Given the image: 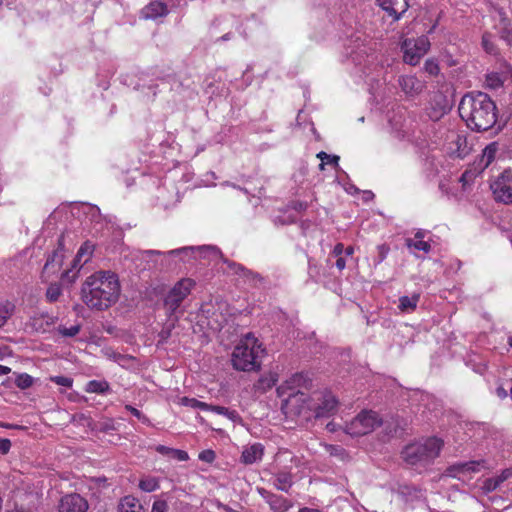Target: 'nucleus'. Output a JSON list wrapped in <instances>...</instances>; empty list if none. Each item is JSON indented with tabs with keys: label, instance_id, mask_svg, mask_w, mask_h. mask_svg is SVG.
Masks as SVG:
<instances>
[{
	"label": "nucleus",
	"instance_id": "39",
	"mask_svg": "<svg viewBox=\"0 0 512 512\" xmlns=\"http://www.w3.org/2000/svg\"><path fill=\"white\" fill-rule=\"evenodd\" d=\"M80 331V325H73L69 328L65 327V326H59L58 327V332L64 336V337H74L76 336Z\"/></svg>",
	"mask_w": 512,
	"mask_h": 512
},
{
	"label": "nucleus",
	"instance_id": "1",
	"mask_svg": "<svg viewBox=\"0 0 512 512\" xmlns=\"http://www.w3.org/2000/svg\"><path fill=\"white\" fill-rule=\"evenodd\" d=\"M118 275L110 270L97 271L81 286V299L92 310L103 311L114 305L120 296Z\"/></svg>",
	"mask_w": 512,
	"mask_h": 512
},
{
	"label": "nucleus",
	"instance_id": "57",
	"mask_svg": "<svg viewBox=\"0 0 512 512\" xmlns=\"http://www.w3.org/2000/svg\"><path fill=\"white\" fill-rule=\"evenodd\" d=\"M83 259H78V253L76 254L75 258L72 261L71 267L79 271V267H81L84 263L82 261Z\"/></svg>",
	"mask_w": 512,
	"mask_h": 512
},
{
	"label": "nucleus",
	"instance_id": "6",
	"mask_svg": "<svg viewBox=\"0 0 512 512\" xmlns=\"http://www.w3.org/2000/svg\"><path fill=\"white\" fill-rule=\"evenodd\" d=\"M429 47L430 42L426 36L405 39L401 44L404 62L412 66L417 65Z\"/></svg>",
	"mask_w": 512,
	"mask_h": 512
},
{
	"label": "nucleus",
	"instance_id": "64",
	"mask_svg": "<svg viewBox=\"0 0 512 512\" xmlns=\"http://www.w3.org/2000/svg\"><path fill=\"white\" fill-rule=\"evenodd\" d=\"M290 397L299 398V399H301V400H303L305 402V399L303 398L304 397V393H302V392L290 393L289 394V398Z\"/></svg>",
	"mask_w": 512,
	"mask_h": 512
},
{
	"label": "nucleus",
	"instance_id": "53",
	"mask_svg": "<svg viewBox=\"0 0 512 512\" xmlns=\"http://www.w3.org/2000/svg\"><path fill=\"white\" fill-rule=\"evenodd\" d=\"M388 252H389V248L386 245L378 246V253H379L378 263H381L386 258Z\"/></svg>",
	"mask_w": 512,
	"mask_h": 512
},
{
	"label": "nucleus",
	"instance_id": "24",
	"mask_svg": "<svg viewBox=\"0 0 512 512\" xmlns=\"http://www.w3.org/2000/svg\"><path fill=\"white\" fill-rule=\"evenodd\" d=\"M16 306L10 301L0 303V328H2L8 319L14 314Z\"/></svg>",
	"mask_w": 512,
	"mask_h": 512
},
{
	"label": "nucleus",
	"instance_id": "47",
	"mask_svg": "<svg viewBox=\"0 0 512 512\" xmlns=\"http://www.w3.org/2000/svg\"><path fill=\"white\" fill-rule=\"evenodd\" d=\"M198 457L201 461L212 463L215 460L216 455L213 450L207 449L200 452Z\"/></svg>",
	"mask_w": 512,
	"mask_h": 512
},
{
	"label": "nucleus",
	"instance_id": "9",
	"mask_svg": "<svg viewBox=\"0 0 512 512\" xmlns=\"http://www.w3.org/2000/svg\"><path fill=\"white\" fill-rule=\"evenodd\" d=\"M338 401L330 392H316L312 402L307 403V408L314 411L315 417H329L337 410Z\"/></svg>",
	"mask_w": 512,
	"mask_h": 512
},
{
	"label": "nucleus",
	"instance_id": "17",
	"mask_svg": "<svg viewBox=\"0 0 512 512\" xmlns=\"http://www.w3.org/2000/svg\"><path fill=\"white\" fill-rule=\"evenodd\" d=\"M430 105L433 109V114L430 116L436 119L446 114L450 109L448 99L441 92L433 94L430 100Z\"/></svg>",
	"mask_w": 512,
	"mask_h": 512
},
{
	"label": "nucleus",
	"instance_id": "10",
	"mask_svg": "<svg viewBox=\"0 0 512 512\" xmlns=\"http://www.w3.org/2000/svg\"><path fill=\"white\" fill-rule=\"evenodd\" d=\"M494 200L506 205L512 204V171L504 170L490 183Z\"/></svg>",
	"mask_w": 512,
	"mask_h": 512
},
{
	"label": "nucleus",
	"instance_id": "31",
	"mask_svg": "<svg viewBox=\"0 0 512 512\" xmlns=\"http://www.w3.org/2000/svg\"><path fill=\"white\" fill-rule=\"evenodd\" d=\"M317 158L321 160V163L319 164L320 170H324L326 163L334 165L335 167L338 166L339 156L337 155H329L326 152L321 151L317 154Z\"/></svg>",
	"mask_w": 512,
	"mask_h": 512
},
{
	"label": "nucleus",
	"instance_id": "27",
	"mask_svg": "<svg viewBox=\"0 0 512 512\" xmlns=\"http://www.w3.org/2000/svg\"><path fill=\"white\" fill-rule=\"evenodd\" d=\"M211 411L223 415L233 422H239L241 420V417L236 410H230L223 406L212 405Z\"/></svg>",
	"mask_w": 512,
	"mask_h": 512
},
{
	"label": "nucleus",
	"instance_id": "26",
	"mask_svg": "<svg viewBox=\"0 0 512 512\" xmlns=\"http://www.w3.org/2000/svg\"><path fill=\"white\" fill-rule=\"evenodd\" d=\"M504 79L501 74L497 72H491L486 75L485 86L489 89L496 90L502 87Z\"/></svg>",
	"mask_w": 512,
	"mask_h": 512
},
{
	"label": "nucleus",
	"instance_id": "13",
	"mask_svg": "<svg viewBox=\"0 0 512 512\" xmlns=\"http://www.w3.org/2000/svg\"><path fill=\"white\" fill-rule=\"evenodd\" d=\"M258 493L269 505L273 512H286L292 503L281 495L274 494L265 488H257Z\"/></svg>",
	"mask_w": 512,
	"mask_h": 512
},
{
	"label": "nucleus",
	"instance_id": "38",
	"mask_svg": "<svg viewBox=\"0 0 512 512\" xmlns=\"http://www.w3.org/2000/svg\"><path fill=\"white\" fill-rule=\"evenodd\" d=\"M482 46L485 49V51L489 54H495L496 48L492 42V35L491 33H484L482 36Z\"/></svg>",
	"mask_w": 512,
	"mask_h": 512
},
{
	"label": "nucleus",
	"instance_id": "7",
	"mask_svg": "<svg viewBox=\"0 0 512 512\" xmlns=\"http://www.w3.org/2000/svg\"><path fill=\"white\" fill-rule=\"evenodd\" d=\"M381 424L382 421L378 413L373 411H363L358 414L349 425H347V433L352 436L366 435Z\"/></svg>",
	"mask_w": 512,
	"mask_h": 512
},
{
	"label": "nucleus",
	"instance_id": "58",
	"mask_svg": "<svg viewBox=\"0 0 512 512\" xmlns=\"http://www.w3.org/2000/svg\"><path fill=\"white\" fill-rule=\"evenodd\" d=\"M335 265L339 270H343L346 266V261L343 257H338Z\"/></svg>",
	"mask_w": 512,
	"mask_h": 512
},
{
	"label": "nucleus",
	"instance_id": "15",
	"mask_svg": "<svg viewBox=\"0 0 512 512\" xmlns=\"http://www.w3.org/2000/svg\"><path fill=\"white\" fill-rule=\"evenodd\" d=\"M379 5L390 15L394 20H398L400 16L407 10L409 4L408 0H377Z\"/></svg>",
	"mask_w": 512,
	"mask_h": 512
},
{
	"label": "nucleus",
	"instance_id": "59",
	"mask_svg": "<svg viewBox=\"0 0 512 512\" xmlns=\"http://www.w3.org/2000/svg\"><path fill=\"white\" fill-rule=\"evenodd\" d=\"M304 379L302 374H296L292 377L291 383L294 385H299L300 382Z\"/></svg>",
	"mask_w": 512,
	"mask_h": 512
},
{
	"label": "nucleus",
	"instance_id": "60",
	"mask_svg": "<svg viewBox=\"0 0 512 512\" xmlns=\"http://www.w3.org/2000/svg\"><path fill=\"white\" fill-rule=\"evenodd\" d=\"M130 512H144L141 505L136 506L134 503H130Z\"/></svg>",
	"mask_w": 512,
	"mask_h": 512
},
{
	"label": "nucleus",
	"instance_id": "28",
	"mask_svg": "<svg viewBox=\"0 0 512 512\" xmlns=\"http://www.w3.org/2000/svg\"><path fill=\"white\" fill-rule=\"evenodd\" d=\"M180 404L183 406L194 408V409L209 410V411H211V407H212V405H210V404H207V403L199 401L195 398H189V397H182L180 399Z\"/></svg>",
	"mask_w": 512,
	"mask_h": 512
},
{
	"label": "nucleus",
	"instance_id": "16",
	"mask_svg": "<svg viewBox=\"0 0 512 512\" xmlns=\"http://www.w3.org/2000/svg\"><path fill=\"white\" fill-rule=\"evenodd\" d=\"M496 17L499 23L495 25L498 29L500 38L503 39L508 45H512V28L510 27V20L506 17L503 9H496Z\"/></svg>",
	"mask_w": 512,
	"mask_h": 512
},
{
	"label": "nucleus",
	"instance_id": "2",
	"mask_svg": "<svg viewBox=\"0 0 512 512\" xmlns=\"http://www.w3.org/2000/svg\"><path fill=\"white\" fill-rule=\"evenodd\" d=\"M458 110L460 117L472 131H487L497 122V106L484 92L465 94L459 103Z\"/></svg>",
	"mask_w": 512,
	"mask_h": 512
},
{
	"label": "nucleus",
	"instance_id": "61",
	"mask_svg": "<svg viewBox=\"0 0 512 512\" xmlns=\"http://www.w3.org/2000/svg\"><path fill=\"white\" fill-rule=\"evenodd\" d=\"M142 255H161L162 252L161 251H158V250H146V251H143L141 252Z\"/></svg>",
	"mask_w": 512,
	"mask_h": 512
},
{
	"label": "nucleus",
	"instance_id": "8",
	"mask_svg": "<svg viewBox=\"0 0 512 512\" xmlns=\"http://www.w3.org/2000/svg\"><path fill=\"white\" fill-rule=\"evenodd\" d=\"M194 286V280L183 278L171 288L164 299V305L171 315L177 311L182 301L191 293Z\"/></svg>",
	"mask_w": 512,
	"mask_h": 512
},
{
	"label": "nucleus",
	"instance_id": "30",
	"mask_svg": "<svg viewBox=\"0 0 512 512\" xmlns=\"http://www.w3.org/2000/svg\"><path fill=\"white\" fill-rule=\"evenodd\" d=\"M109 389V385L106 381H89L86 385V391L90 393H104Z\"/></svg>",
	"mask_w": 512,
	"mask_h": 512
},
{
	"label": "nucleus",
	"instance_id": "5",
	"mask_svg": "<svg viewBox=\"0 0 512 512\" xmlns=\"http://www.w3.org/2000/svg\"><path fill=\"white\" fill-rule=\"evenodd\" d=\"M65 259L64 234H61L57 241V247L49 252L42 268L40 279L47 283L60 271Z\"/></svg>",
	"mask_w": 512,
	"mask_h": 512
},
{
	"label": "nucleus",
	"instance_id": "45",
	"mask_svg": "<svg viewBox=\"0 0 512 512\" xmlns=\"http://www.w3.org/2000/svg\"><path fill=\"white\" fill-rule=\"evenodd\" d=\"M169 506L165 500H156L152 505L151 512H168Z\"/></svg>",
	"mask_w": 512,
	"mask_h": 512
},
{
	"label": "nucleus",
	"instance_id": "22",
	"mask_svg": "<svg viewBox=\"0 0 512 512\" xmlns=\"http://www.w3.org/2000/svg\"><path fill=\"white\" fill-rule=\"evenodd\" d=\"M155 449L158 453L178 461H187L189 459L188 453L184 450L170 448L164 445H158Z\"/></svg>",
	"mask_w": 512,
	"mask_h": 512
},
{
	"label": "nucleus",
	"instance_id": "37",
	"mask_svg": "<svg viewBox=\"0 0 512 512\" xmlns=\"http://www.w3.org/2000/svg\"><path fill=\"white\" fill-rule=\"evenodd\" d=\"M78 277V270L69 268L61 274V281L64 284H72Z\"/></svg>",
	"mask_w": 512,
	"mask_h": 512
},
{
	"label": "nucleus",
	"instance_id": "14",
	"mask_svg": "<svg viewBox=\"0 0 512 512\" xmlns=\"http://www.w3.org/2000/svg\"><path fill=\"white\" fill-rule=\"evenodd\" d=\"M512 478V466L506 469H503L498 475L486 478L482 485L481 489L485 493H491L497 490L506 480Z\"/></svg>",
	"mask_w": 512,
	"mask_h": 512
},
{
	"label": "nucleus",
	"instance_id": "62",
	"mask_svg": "<svg viewBox=\"0 0 512 512\" xmlns=\"http://www.w3.org/2000/svg\"><path fill=\"white\" fill-rule=\"evenodd\" d=\"M497 395L500 398H505L507 396V392H506V390L503 387H498L497 388Z\"/></svg>",
	"mask_w": 512,
	"mask_h": 512
},
{
	"label": "nucleus",
	"instance_id": "35",
	"mask_svg": "<svg viewBox=\"0 0 512 512\" xmlns=\"http://www.w3.org/2000/svg\"><path fill=\"white\" fill-rule=\"evenodd\" d=\"M139 488L145 492H153L159 488V483L154 477H147L139 482Z\"/></svg>",
	"mask_w": 512,
	"mask_h": 512
},
{
	"label": "nucleus",
	"instance_id": "32",
	"mask_svg": "<svg viewBox=\"0 0 512 512\" xmlns=\"http://www.w3.org/2000/svg\"><path fill=\"white\" fill-rule=\"evenodd\" d=\"M94 244L89 241L84 242L78 250V259H83V263H87L94 251Z\"/></svg>",
	"mask_w": 512,
	"mask_h": 512
},
{
	"label": "nucleus",
	"instance_id": "23",
	"mask_svg": "<svg viewBox=\"0 0 512 512\" xmlns=\"http://www.w3.org/2000/svg\"><path fill=\"white\" fill-rule=\"evenodd\" d=\"M419 294H413L412 296H401L399 298L398 308L402 312H411L414 311L419 302Z\"/></svg>",
	"mask_w": 512,
	"mask_h": 512
},
{
	"label": "nucleus",
	"instance_id": "63",
	"mask_svg": "<svg viewBox=\"0 0 512 512\" xmlns=\"http://www.w3.org/2000/svg\"><path fill=\"white\" fill-rule=\"evenodd\" d=\"M11 372V369L7 366L0 365V375H6Z\"/></svg>",
	"mask_w": 512,
	"mask_h": 512
},
{
	"label": "nucleus",
	"instance_id": "54",
	"mask_svg": "<svg viewBox=\"0 0 512 512\" xmlns=\"http://www.w3.org/2000/svg\"><path fill=\"white\" fill-rule=\"evenodd\" d=\"M128 505V496H124L121 498L119 504H118V512H128V509L126 506Z\"/></svg>",
	"mask_w": 512,
	"mask_h": 512
},
{
	"label": "nucleus",
	"instance_id": "48",
	"mask_svg": "<svg viewBox=\"0 0 512 512\" xmlns=\"http://www.w3.org/2000/svg\"><path fill=\"white\" fill-rule=\"evenodd\" d=\"M387 434L390 436H398L402 434L403 429L400 428L398 423H391L386 425Z\"/></svg>",
	"mask_w": 512,
	"mask_h": 512
},
{
	"label": "nucleus",
	"instance_id": "18",
	"mask_svg": "<svg viewBox=\"0 0 512 512\" xmlns=\"http://www.w3.org/2000/svg\"><path fill=\"white\" fill-rule=\"evenodd\" d=\"M264 455V446L261 443H254L244 448L241 455V462L246 465H251L260 461Z\"/></svg>",
	"mask_w": 512,
	"mask_h": 512
},
{
	"label": "nucleus",
	"instance_id": "46",
	"mask_svg": "<svg viewBox=\"0 0 512 512\" xmlns=\"http://www.w3.org/2000/svg\"><path fill=\"white\" fill-rule=\"evenodd\" d=\"M51 381H53L57 385L64 386V387H71L73 384V380L71 378L65 377V376L51 377Z\"/></svg>",
	"mask_w": 512,
	"mask_h": 512
},
{
	"label": "nucleus",
	"instance_id": "12",
	"mask_svg": "<svg viewBox=\"0 0 512 512\" xmlns=\"http://www.w3.org/2000/svg\"><path fill=\"white\" fill-rule=\"evenodd\" d=\"M87 509V501L76 493L65 495L59 503V512H86Z\"/></svg>",
	"mask_w": 512,
	"mask_h": 512
},
{
	"label": "nucleus",
	"instance_id": "11",
	"mask_svg": "<svg viewBox=\"0 0 512 512\" xmlns=\"http://www.w3.org/2000/svg\"><path fill=\"white\" fill-rule=\"evenodd\" d=\"M398 84L406 96L414 98L420 95L426 88V83L414 75H402L398 78Z\"/></svg>",
	"mask_w": 512,
	"mask_h": 512
},
{
	"label": "nucleus",
	"instance_id": "40",
	"mask_svg": "<svg viewBox=\"0 0 512 512\" xmlns=\"http://www.w3.org/2000/svg\"><path fill=\"white\" fill-rule=\"evenodd\" d=\"M424 70H425V72H427L429 75H432V76H436L440 72L438 63L433 59L426 60V62L424 64Z\"/></svg>",
	"mask_w": 512,
	"mask_h": 512
},
{
	"label": "nucleus",
	"instance_id": "42",
	"mask_svg": "<svg viewBox=\"0 0 512 512\" xmlns=\"http://www.w3.org/2000/svg\"><path fill=\"white\" fill-rule=\"evenodd\" d=\"M463 473H464V468H462V462L450 465L445 470V475L450 476V477H457L459 474H463Z\"/></svg>",
	"mask_w": 512,
	"mask_h": 512
},
{
	"label": "nucleus",
	"instance_id": "50",
	"mask_svg": "<svg viewBox=\"0 0 512 512\" xmlns=\"http://www.w3.org/2000/svg\"><path fill=\"white\" fill-rule=\"evenodd\" d=\"M11 441L0 437V454L5 455L10 451Z\"/></svg>",
	"mask_w": 512,
	"mask_h": 512
},
{
	"label": "nucleus",
	"instance_id": "52",
	"mask_svg": "<svg viewBox=\"0 0 512 512\" xmlns=\"http://www.w3.org/2000/svg\"><path fill=\"white\" fill-rule=\"evenodd\" d=\"M289 207L295 211L301 212L307 209V203L302 201H292Z\"/></svg>",
	"mask_w": 512,
	"mask_h": 512
},
{
	"label": "nucleus",
	"instance_id": "51",
	"mask_svg": "<svg viewBox=\"0 0 512 512\" xmlns=\"http://www.w3.org/2000/svg\"><path fill=\"white\" fill-rule=\"evenodd\" d=\"M57 320H58V317H56V316H50L48 314H42L40 319H36L35 320V324L38 321H45L46 325L50 326V325H54L57 322Z\"/></svg>",
	"mask_w": 512,
	"mask_h": 512
},
{
	"label": "nucleus",
	"instance_id": "36",
	"mask_svg": "<svg viewBox=\"0 0 512 512\" xmlns=\"http://www.w3.org/2000/svg\"><path fill=\"white\" fill-rule=\"evenodd\" d=\"M406 245L408 248H414L416 250L424 251L425 253H428L431 250L430 244L423 240L414 241L408 238L406 239Z\"/></svg>",
	"mask_w": 512,
	"mask_h": 512
},
{
	"label": "nucleus",
	"instance_id": "19",
	"mask_svg": "<svg viewBox=\"0 0 512 512\" xmlns=\"http://www.w3.org/2000/svg\"><path fill=\"white\" fill-rule=\"evenodd\" d=\"M167 13V5L161 1H153L145 6L141 11L143 18L145 19H156L167 15Z\"/></svg>",
	"mask_w": 512,
	"mask_h": 512
},
{
	"label": "nucleus",
	"instance_id": "20",
	"mask_svg": "<svg viewBox=\"0 0 512 512\" xmlns=\"http://www.w3.org/2000/svg\"><path fill=\"white\" fill-rule=\"evenodd\" d=\"M274 487L277 490L288 492L293 485V475L287 471H279L274 474Z\"/></svg>",
	"mask_w": 512,
	"mask_h": 512
},
{
	"label": "nucleus",
	"instance_id": "34",
	"mask_svg": "<svg viewBox=\"0 0 512 512\" xmlns=\"http://www.w3.org/2000/svg\"><path fill=\"white\" fill-rule=\"evenodd\" d=\"M34 383V379L27 373L16 374L15 384L21 390L30 388Z\"/></svg>",
	"mask_w": 512,
	"mask_h": 512
},
{
	"label": "nucleus",
	"instance_id": "33",
	"mask_svg": "<svg viewBox=\"0 0 512 512\" xmlns=\"http://www.w3.org/2000/svg\"><path fill=\"white\" fill-rule=\"evenodd\" d=\"M62 293L61 285L57 282L50 283L46 290V298L49 302H56Z\"/></svg>",
	"mask_w": 512,
	"mask_h": 512
},
{
	"label": "nucleus",
	"instance_id": "29",
	"mask_svg": "<svg viewBox=\"0 0 512 512\" xmlns=\"http://www.w3.org/2000/svg\"><path fill=\"white\" fill-rule=\"evenodd\" d=\"M195 249L199 250L200 252H212L215 255L219 253V251L215 247H212V246H201V247H197V248L190 246V247H183V248L171 250L168 252V254L169 255H180L182 253L194 251Z\"/></svg>",
	"mask_w": 512,
	"mask_h": 512
},
{
	"label": "nucleus",
	"instance_id": "3",
	"mask_svg": "<svg viewBox=\"0 0 512 512\" xmlns=\"http://www.w3.org/2000/svg\"><path fill=\"white\" fill-rule=\"evenodd\" d=\"M442 446V440L430 437L424 442L407 445L402 450L401 457L407 465L422 469L430 465L439 456Z\"/></svg>",
	"mask_w": 512,
	"mask_h": 512
},
{
	"label": "nucleus",
	"instance_id": "44",
	"mask_svg": "<svg viewBox=\"0 0 512 512\" xmlns=\"http://www.w3.org/2000/svg\"><path fill=\"white\" fill-rule=\"evenodd\" d=\"M73 421L79 423L80 425L82 426H87V427H90V428H94L92 426V419L88 416H86L85 414L83 413H80V414H75L73 416Z\"/></svg>",
	"mask_w": 512,
	"mask_h": 512
},
{
	"label": "nucleus",
	"instance_id": "4",
	"mask_svg": "<svg viewBox=\"0 0 512 512\" xmlns=\"http://www.w3.org/2000/svg\"><path fill=\"white\" fill-rule=\"evenodd\" d=\"M264 353L261 344L252 335L247 334L234 348L232 365L236 370L253 371L260 368L259 357Z\"/></svg>",
	"mask_w": 512,
	"mask_h": 512
},
{
	"label": "nucleus",
	"instance_id": "55",
	"mask_svg": "<svg viewBox=\"0 0 512 512\" xmlns=\"http://www.w3.org/2000/svg\"><path fill=\"white\" fill-rule=\"evenodd\" d=\"M170 332V328L163 329L159 334L160 340L158 341V343L160 344L162 342H165L170 337Z\"/></svg>",
	"mask_w": 512,
	"mask_h": 512
},
{
	"label": "nucleus",
	"instance_id": "21",
	"mask_svg": "<svg viewBox=\"0 0 512 512\" xmlns=\"http://www.w3.org/2000/svg\"><path fill=\"white\" fill-rule=\"evenodd\" d=\"M277 380V374L269 372L259 378V380L254 384V389L255 391L264 393L272 388L276 384Z\"/></svg>",
	"mask_w": 512,
	"mask_h": 512
},
{
	"label": "nucleus",
	"instance_id": "41",
	"mask_svg": "<svg viewBox=\"0 0 512 512\" xmlns=\"http://www.w3.org/2000/svg\"><path fill=\"white\" fill-rule=\"evenodd\" d=\"M497 148L495 143H492L485 147L483 150V157L486 158V166H488L495 158Z\"/></svg>",
	"mask_w": 512,
	"mask_h": 512
},
{
	"label": "nucleus",
	"instance_id": "56",
	"mask_svg": "<svg viewBox=\"0 0 512 512\" xmlns=\"http://www.w3.org/2000/svg\"><path fill=\"white\" fill-rule=\"evenodd\" d=\"M344 251V245L342 243H337L335 246H334V249H333V254L336 256V257H342V253Z\"/></svg>",
	"mask_w": 512,
	"mask_h": 512
},
{
	"label": "nucleus",
	"instance_id": "25",
	"mask_svg": "<svg viewBox=\"0 0 512 512\" xmlns=\"http://www.w3.org/2000/svg\"><path fill=\"white\" fill-rule=\"evenodd\" d=\"M228 266L230 268L234 269L235 273L241 274L243 277H245L251 281H259V282L263 281V278L258 273L248 270L239 264L228 263Z\"/></svg>",
	"mask_w": 512,
	"mask_h": 512
},
{
	"label": "nucleus",
	"instance_id": "49",
	"mask_svg": "<svg viewBox=\"0 0 512 512\" xmlns=\"http://www.w3.org/2000/svg\"><path fill=\"white\" fill-rule=\"evenodd\" d=\"M130 415H133L136 418H138V420H140L143 424H147V425L150 424L149 419L145 415H143L141 413V411H139L138 409H136L132 406H130Z\"/></svg>",
	"mask_w": 512,
	"mask_h": 512
},
{
	"label": "nucleus",
	"instance_id": "43",
	"mask_svg": "<svg viewBox=\"0 0 512 512\" xmlns=\"http://www.w3.org/2000/svg\"><path fill=\"white\" fill-rule=\"evenodd\" d=\"M484 463V461H467L462 462V468H464V473L467 472H478L480 470V466Z\"/></svg>",
	"mask_w": 512,
	"mask_h": 512
}]
</instances>
